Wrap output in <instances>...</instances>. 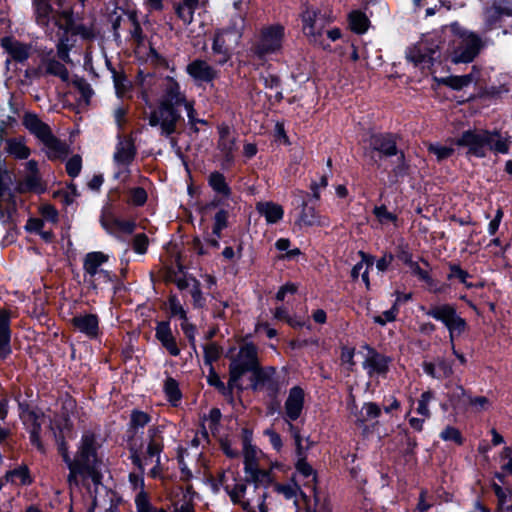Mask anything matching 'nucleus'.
<instances>
[{"instance_id": "f257e3e1", "label": "nucleus", "mask_w": 512, "mask_h": 512, "mask_svg": "<svg viewBox=\"0 0 512 512\" xmlns=\"http://www.w3.org/2000/svg\"><path fill=\"white\" fill-rule=\"evenodd\" d=\"M98 448L96 436L90 431L83 434L74 459L70 458L65 439L60 442L58 451L69 468L67 481L70 486L77 485L78 476L91 478L95 483L100 481L101 460L98 457Z\"/></svg>"}, {"instance_id": "f03ea898", "label": "nucleus", "mask_w": 512, "mask_h": 512, "mask_svg": "<svg viewBox=\"0 0 512 512\" xmlns=\"http://www.w3.org/2000/svg\"><path fill=\"white\" fill-rule=\"evenodd\" d=\"M24 423L29 430L32 445L41 453L46 452L49 439H53L59 448L60 442L72 432V423L65 414L51 419L43 413L29 411L24 416Z\"/></svg>"}, {"instance_id": "7ed1b4c3", "label": "nucleus", "mask_w": 512, "mask_h": 512, "mask_svg": "<svg viewBox=\"0 0 512 512\" xmlns=\"http://www.w3.org/2000/svg\"><path fill=\"white\" fill-rule=\"evenodd\" d=\"M302 31L308 41L323 48L328 47L327 39L334 42L341 37L339 28L327 29L330 18L317 8L306 6L301 13Z\"/></svg>"}, {"instance_id": "20e7f679", "label": "nucleus", "mask_w": 512, "mask_h": 512, "mask_svg": "<svg viewBox=\"0 0 512 512\" xmlns=\"http://www.w3.org/2000/svg\"><path fill=\"white\" fill-rule=\"evenodd\" d=\"M451 30L453 37L444 52V57L456 64L473 61L482 48L481 39L474 33L460 31L456 25H452Z\"/></svg>"}, {"instance_id": "39448f33", "label": "nucleus", "mask_w": 512, "mask_h": 512, "mask_svg": "<svg viewBox=\"0 0 512 512\" xmlns=\"http://www.w3.org/2000/svg\"><path fill=\"white\" fill-rule=\"evenodd\" d=\"M285 38V27L274 23L261 27L255 34L251 51L259 58L281 51Z\"/></svg>"}, {"instance_id": "423d86ee", "label": "nucleus", "mask_w": 512, "mask_h": 512, "mask_svg": "<svg viewBox=\"0 0 512 512\" xmlns=\"http://www.w3.org/2000/svg\"><path fill=\"white\" fill-rule=\"evenodd\" d=\"M258 367L257 348L252 343H245L241 346L238 354L232 358L229 366L230 378L228 390L231 391L241 376L250 370Z\"/></svg>"}, {"instance_id": "0eeeda50", "label": "nucleus", "mask_w": 512, "mask_h": 512, "mask_svg": "<svg viewBox=\"0 0 512 512\" xmlns=\"http://www.w3.org/2000/svg\"><path fill=\"white\" fill-rule=\"evenodd\" d=\"M427 315L441 321L449 330L450 343L453 345L455 336L465 332L467 328L466 321L460 317L453 305L440 304L432 305L427 310Z\"/></svg>"}, {"instance_id": "6e6552de", "label": "nucleus", "mask_w": 512, "mask_h": 512, "mask_svg": "<svg viewBox=\"0 0 512 512\" xmlns=\"http://www.w3.org/2000/svg\"><path fill=\"white\" fill-rule=\"evenodd\" d=\"M149 125L160 129L162 135L168 137L177 131L181 115L174 107L158 103L148 115Z\"/></svg>"}, {"instance_id": "1a4fd4ad", "label": "nucleus", "mask_w": 512, "mask_h": 512, "mask_svg": "<svg viewBox=\"0 0 512 512\" xmlns=\"http://www.w3.org/2000/svg\"><path fill=\"white\" fill-rule=\"evenodd\" d=\"M493 141V134L487 130H468L454 140L455 145L467 147L468 154L476 157L486 155V147Z\"/></svg>"}, {"instance_id": "9d476101", "label": "nucleus", "mask_w": 512, "mask_h": 512, "mask_svg": "<svg viewBox=\"0 0 512 512\" xmlns=\"http://www.w3.org/2000/svg\"><path fill=\"white\" fill-rule=\"evenodd\" d=\"M159 88L158 103L160 104L177 109L188 101L185 93L181 90L180 84L173 77L167 76L161 79Z\"/></svg>"}, {"instance_id": "9b49d317", "label": "nucleus", "mask_w": 512, "mask_h": 512, "mask_svg": "<svg viewBox=\"0 0 512 512\" xmlns=\"http://www.w3.org/2000/svg\"><path fill=\"white\" fill-rule=\"evenodd\" d=\"M186 72L194 81L209 83L219 77V72L207 61L195 59L186 66Z\"/></svg>"}, {"instance_id": "f8f14e48", "label": "nucleus", "mask_w": 512, "mask_h": 512, "mask_svg": "<svg viewBox=\"0 0 512 512\" xmlns=\"http://www.w3.org/2000/svg\"><path fill=\"white\" fill-rule=\"evenodd\" d=\"M219 482L229 494L231 500L235 504L241 505L244 510H250L252 499L245 497L246 485L243 483L230 484L228 482L227 472H222L219 475Z\"/></svg>"}, {"instance_id": "ddd939ff", "label": "nucleus", "mask_w": 512, "mask_h": 512, "mask_svg": "<svg viewBox=\"0 0 512 512\" xmlns=\"http://www.w3.org/2000/svg\"><path fill=\"white\" fill-rule=\"evenodd\" d=\"M305 400L304 390L299 386H294L289 390L288 397L285 401V414L291 420H297L303 410Z\"/></svg>"}, {"instance_id": "4468645a", "label": "nucleus", "mask_w": 512, "mask_h": 512, "mask_svg": "<svg viewBox=\"0 0 512 512\" xmlns=\"http://www.w3.org/2000/svg\"><path fill=\"white\" fill-rule=\"evenodd\" d=\"M219 130L218 150L227 162H231L237 150L236 136L227 125H221Z\"/></svg>"}, {"instance_id": "2eb2a0df", "label": "nucleus", "mask_w": 512, "mask_h": 512, "mask_svg": "<svg viewBox=\"0 0 512 512\" xmlns=\"http://www.w3.org/2000/svg\"><path fill=\"white\" fill-rule=\"evenodd\" d=\"M10 339V312L0 309V360H5L12 352Z\"/></svg>"}, {"instance_id": "dca6fc26", "label": "nucleus", "mask_w": 512, "mask_h": 512, "mask_svg": "<svg viewBox=\"0 0 512 512\" xmlns=\"http://www.w3.org/2000/svg\"><path fill=\"white\" fill-rule=\"evenodd\" d=\"M243 458L245 472L254 469L263 461V455L255 446L251 444V433L244 430L243 435Z\"/></svg>"}, {"instance_id": "f3484780", "label": "nucleus", "mask_w": 512, "mask_h": 512, "mask_svg": "<svg viewBox=\"0 0 512 512\" xmlns=\"http://www.w3.org/2000/svg\"><path fill=\"white\" fill-rule=\"evenodd\" d=\"M73 327L89 338H96L99 334V323L96 315L82 314L72 319Z\"/></svg>"}, {"instance_id": "a211bd4d", "label": "nucleus", "mask_w": 512, "mask_h": 512, "mask_svg": "<svg viewBox=\"0 0 512 512\" xmlns=\"http://www.w3.org/2000/svg\"><path fill=\"white\" fill-rule=\"evenodd\" d=\"M225 35L226 33L224 31H219L215 33L213 38L212 54L215 63L218 65H224L232 57V52L227 45Z\"/></svg>"}, {"instance_id": "6ab92c4d", "label": "nucleus", "mask_w": 512, "mask_h": 512, "mask_svg": "<svg viewBox=\"0 0 512 512\" xmlns=\"http://www.w3.org/2000/svg\"><path fill=\"white\" fill-rule=\"evenodd\" d=\"M22 122L25 128L28 129L30 133L37 137L41 142L52 133L48 124L44 123L34 113H25Z\"/></svg>"}, {"instance_id": "aec40b11", "label": "nucleus", "mask_w": 512, "mask_h": 512, "mask_svg": "<svg viewBox=\"0 0 512 512\" xmlns=\"http://www.w3.org/2000/svg\"><path fill=\"white\" fill-rule=\"evenodd\" d=\"M364 368L370 377L385 375L388 371V358L371 350L364 362Z\"/></svg>"}, {"instance_id": "412c9836", "label": "nucleus", "mask_w": 512, "mask_h": 512, "mask_svg": "<svg viewBox=\"0 0 512 512\" xmlns=\"http://www.w3.org/2000/svg\"><path fill=\"white\" fill-rule=\"evenodd\" d=\"M149 441L144 455V461L155 458L157 464L160 463V453L163 449V438L161 431L157 427L150 428L148 431Z\"/></svg>"}, {"instance_id": "4be33fe9", "label": "nucleus", "mask_w": 512, "mask_h": 512, "mask_svg": "<svg viewBox=\"0 0 512 512\" xmlns=\"http://www.w3.org/2000/svg\"><path fill=\"white\" fill-rule=\"evenodd\" d=\"M49 159H64L69 154V146L51 133L42 141Z\"/></svg>"}, {"instance_id": "5701e85b", "label": "nucleus", "mask_w": 512, "mask_h": 512, "mask_svg": "<svg viewBox=\"0 0 512 512\" xmlns=\"http://www.w3.org/2000/svg\"><path fill=\"white\" fill-rule=\"evenodd\" d=\"M156 338L172 356H178L180 349L167 322H161L156 327Z\"/></svg>"}, {"instance_id": "b1692460", "label": "nucleus", "mask_w": 512, "mask_h": 512, "mask_svg": "<svg viewBox=\"0 0 512 512\" xmlns=\"http://www.w3.org/2000/svg\"><path fill=\"white\" fill-rule=\"evenodd\" d=\"M503 16H512V6L500 5L494 3L486 8L484 17L488 29H492Z\"/></svg>"}, {"instance_id": "393cba45", "label": "nucleus", "mask_w": 512, "mask_h": 512, "mask_svg": "<svg viewBox=\"0 0 512 512\" xmlns=\"http://www.w3.org/2000/svg\"><path fill=\"white\" fill-rule=\"evenodd\" d=\"M256 209L271 224L280 221L284 214L282 206L273 202H259Z\"/></svg>"}, {"instance_id": "a878e982", "label": "nucleus", "mask_w": 512, "mask_h": 512, "mask_svg": "<svg viewBox=\"0 0 512 512\" xmlns=\"http://www.w3.org/2000/svg\"><path fill=\"white\" fill-rule=\"evenodd\" d=\"M2 46L15 61H25L30 56V46L11 39H3Z\"/></svg>"}, {"instance_id": "bb28decb", "label": "nucleus", "mask_w": 512, "mask_h": 512, "mask_svg": "<svg viewBox=\"0 0 512 512\" xmlns=\"http://www.w3.org/2000/svg\"><path fill=\"white\" fill-rule=\"evenodd\" d=\"M358 255L361 257V261L353 267V269L351 271V277L353 280L358 279L361 270H363L362 279H363L366 287L369 288L370 280H369V276H368V270L374 263V257L363 252V251H359Z\"/></svg>"}, {"instance_id": "cd10ccee", "label": "nucleus", "mask_w": 512, "mask_h": 512, "mask_svg": "<svg viewBox=\"0 0 512 512\" xmlns=\"http://www.w3.org/2000/svg\"><path fill=\"white\" fill-rule=\"evenodd\" d=\"M373 149L384 156L397 155L398 149L396 141L391 135H379L373 138Z\"/></svg>"}, {"instance_id": "c85d7f7f", "label": "nucleus", "mask_w": 512, "mask_h": 512, "mask_svg": "<svg viewBox=\"0 0 512 512\" xmlns=\"http://www.w3.org/2000/svg\"><path fill=\"white\" fill-rule=\"evenodd\" d=\"M107 261V256L102 252H92L86 255L84 260V270L91 277L100 273V267Z\"/></svg>"}, {"instance_id": "c756f323", "label": "nucleus", "mask_w": 512, "mask_h": 512, "mask_svg": "<svg viewBox=\"0 0 512 512\" xmlns=\"http://www.w3.org/2000/svg\"><path fill=\"white\" fill-rule=\"evenodd\" d=\"M421 262L426 268H422L418 262H414L409 267L411 273L417 276L419 280L425 282L430 290L436 292V283L430 275V265L426 260L422 259Z\"/></svg>"}, {"instance_id": "7c9ffc66", "label": "nucleus", "mask_w": 512, "mask_h": 512, "mask_svg": "<svg viewBox=\"0 0 512 512\" xmlns=\"http://www.w3.org/2000/svg\"><path fill=\"white\" fill-rule=\"evenodd\" d=\"M42 67H44L46 74L57 76L64 82L68 81L69 79V72L66 67L61 62L53 58L43 59Z\"/></svg>"}, {"instance_id": "2f4dec72", "label": "nucleus", "mask_w": 512, "mask_h": 512, "mask_svg": "<svg viewBox=\"0 0 512 512\" xmlns=\"http://www.w3.org/2000/svg\"><path fill=\"white\" fill-rule=\"evenodd\" d=\"M427 49V44L423 43L422 40H420L412 48H410L407 54L408 60L414 63L415 65L433 61V59L430 58V54H428Z\"/></svg>"}, {"instance_id": "473e14b6", "label": "nucleus", "mask_w": 512, "mask_h": 512, "mask_svg": "<svg viewBox=\"0 0 512 512\" xmlns=\"http://www.w3.org/2000/svg\"><path fill=\"white\" fill-rule=\"evenodd\" d=\"M300 222L306 226H325L328 224L327 218L322 217L313 207H304Z\"/></svg>"}, {"instance_id": "72a5a7b5", "label": "nucleus", "mask_w": 512, "mask_h": 512, "mask_svg": "<svg viewBox=\"0 0 512 512\" xmlns=\"http://www.w3.org/2000/svg\"><path fill=\"white\" fill-rule=\"evenodd\" d=\"M475 80H476V76L474 75L473 72H471L469 74L462 75V76H449V77L442 78L440 80V83L445 86H448L454 90H461L464 87H467L468 85H470Z\"/></svg>"}, {"instance_id": "f704fd0d", "label": "nucleus", "mask_w": 512, "mask_h": 512, "mask_svg": "<svg viewBox=\"0 0 512 512\" xmlns=\"http://www.w3.org/2000/svg\"><path fill=\"white\" fill-rule=\"evenodd\" d=\"M135 157V148L130 141L120 142L117 152L115 154V160L122 165H128L133 161Z\"/></svg>"}, {"instance_id": "c9c22d12", "label": "nucleus", "mask_w": 512, "mask_h": 512, "mask_svg": "<svg viewBox=\"0 0 512 512\" xmlns=\"http://www.w3.org/2000/svg\"><path fill=\"white\" fill-rule=\"evenodd\" d=\"M246 474L256 483L255 488H257V484L268 485L272 482L271 468L265 467L262 463L254 469L246 471Z\"/></svg>"}, {"instance_id": "e433bc0d", "label": "nucleus", "mask_w": 512, "mask_h": 512, "mask_svg": "<svg viewBox=\"0 0 512 512\" xmlns=\"http://www.w3.org/2000/svg\"><path fill=\"white\" fill-rule=\"evenodd\" d=\"M421 40L423 43L427 44V52L430 54V58L435 60L441 56L440 51L442 49L443 41L440 35L436 33L427 34Z\"/></svg>"}, {"instance_id": "4c0bfd02", "label": "nucleus", "mask_w": 512, "mask_h": 512, "mask_svg": "<svg viewBox=\"0 0 512 512\" xmlns=\"http://www.w3.org/2000/svg\"><path fill=\"white\" fill-rule=\"evenodd\" d=\"M455 145L454 140L451 141L450 145H442L439 143H429L427 145V150L430 154L436 157L437 161H443L451 157L454 153Z\"/></svg>"}, {"instance_id": "58836bf2", "label": "nucleus", "mask_w": 512, "mask_h": 512, "mask_svg": "<svg viewBox=\"0 0 512 512\" xmlns=\"http://www.w3.org/2000/svg\"><path fill=\"white\" fill-rule=\"evenodd\" d=\"M6 151L18 159H26L30 155V149L19 139H8Z\"/></svg>"}, {"instance_id": "ea45409f", "label": "nucleus", "mask_w": 512, "mask_h": 512, "mask_svg": "<svg viewBox=\"0 0 512 512\" xmlns=\"http://www.w3.org/2000/svg\"><path fill=\"white\" fill-rule=\"evenodd\" d=\"M209 184L216 193L225 198L229 197L231 191L223 174L219 172L211 173L209 176Z\"/></svg>"}, {"instance_id": "a19ab883", "label": "nucleus", "mask_w": 512, "mask_h": 512, "mask_svg": "<svg viewBox=\"0 0 512 512\" xmlns=\"http://www.w3.org/2000/svg\"><path fill=\"white\" fill-rule=\"evenodd\" d=\"M493 490L498 498L500 510H512V489H503L500 485L494 483Z\"/></svg>"}, {"instance_id": "79ce46f5", "label": "nucleus", "mask_w": 512, "mask_h": 512, "mask_svg": "<svg viewBox=\"0 0 512 512\" xmlns=\"http://www.w3.org/2000/svg\"><path fill=\"white\" fill-rule=\"evenodd\" d=\"M297 472L306 479L305 485L313 486L316 481V475L309 463L306 462L304 455L298 456L296 463Z\"/></svg>"}, {"instance_id": "37998d69", "label": "nucleus", "mask_w": 512, "mask_h": 512, "mask_svg": "<svg viewBox=\"0 0 512 512\" xmlns=\"http://www.w3.org/2000/svg\"><path fill=\"white\" fill-rule=\"evenodd\" d=\"M173 8L177 18L183 22L184 25H190L194 18V12L196 8L187 4L176 2L173 4Z\"/></svg>"}, {"instance_id": "c03bdc74", "label": "nucleus", "mask_w": 512, "mask_h": 512, "mask_svg": "<svg viewBox=\"0 0 512 512\" xmlns=\"http://www.w3.org/2000/svg\"><path fill=\"white\" fill-rule=\"evenodd\" d=\"M349 25L352 31L362 34L367 30L368 18L360 11H353L349 14Z\"/></svg>"}, {"instance_id": "a18cd8bd", "label": "nucleus", "mask_w": 512, "mask_h": 512, "mask_svg": "<svg viewBox=\"0 0 512 512\" xmlns=\"http://www.w3.org/2000/svg\"><path fill=\"white\" fill-rule=\"evenodd\" d=\"M36 19L43 26H47L50 20L52 7L46 1L35 0Z\"/></svg>"}, {"instance_id": "49530a36", "label": "nucleus", "mask_w": 512, "mask_h": 512, "mask_svg": "<svg viewBox=\"0 0 512 512\" xmlns=\"http://www.w3.org/2000/svg\"><path fill=\"white\" fill-rule=\"evenodd\" d=\"M493 134V141L489 146L495 152L506 154L509 151L510 141L507 137H502L498 131L491 132Z\"/></svg>"}, {"instance_id": "de8ad7c7", "label": "nucleus", "mask_w": 512, "mask_h": 512, "mask_svg": "<svg viewBox=\"0 0 512 512\" xmlns=\"http://www.w3.org/2000/svg\"><path fill=\"white\" fill-rule=\"evenodd\" d=\"M8 480L17 485H25L31 482L27 468H18L7 474Z\"/></svg>"}, {"instance_id": "09e8293b", "label": "nucleus", "mask_w": 512, "mask_h": 512, "mask_svg": "<svg viewBox=\"0 0 512 512\" xmlns=\"http://www.w3.org/2000/svg\"><path fill=\"white\" fill-rule=\"evenodd\" d=\"M55 25L65 32L73 31V18L69 11H63L55 17Z\"/></svg>"}, {"instance_id": "8fccbe9b", "label": "nucleus", "mask_w": 512, "mask_h": 512, "mask_svg": "<svg viewBox=\"0 0 512 512\" xmlns=\"http://www.w3.org/2000/svg\"><path fill=\"white\" fill-rule=\"evenodd\" d=\"M164 390L170 401H177L181 397L178 383L173 378H167L164 384Z\"/></svg>"}, {"instance_id": "3c124183", "label": "nucleus", "mask_w": 512, "mask_h": 512, "mask_svg": "<svg viewBox=\"0 0 512 512\" xmlns=\"http://www.w3.org/2000/svg\"><path fill=\"white\" fill-rule=\"evenodd\" d=\"M374 215L377 217L378 221L382 224H386L389 222H396L397 216L391 212H389L386 206H377L373 210Z\"/></svg>"}, {"instance_id": "603ef678", "label": "nucleus", "mask_w": 512, "mask_h": 512, "mask_svg": "<svg viewBox=\"0 0 512 512\" xmlns=\"http://www.w3.org/2000/svg\"><path fill=\"white\" fill-rule=\"evenodd\" d=\"M220 354L221 350L215 343H210L206 345L204 348L205 363L211 367L212 363L220 357Z\"/></svg>"}, {"instance_id": "864d4df0", "label": "nucleus", "mask_w": 512, "mask_h": 512, "mask_svg": "<svg viewBox=\"0 0 512 512\" xmlns=\"http://www.w3.org/2000/svg\"><path fill=\"white\" fill-rule=\"evenodd\" d=\"M449 269L450 273L448 274V279L456 278L467 287H471V284L467 282V279L470 277L467 271L455 264L450 265Z\"/></svg>"}, {"instance_id": "5fc2aeb1", "label": "nucleus", "mask_w": 512, "mask_h": 512, "mask_svg": "<svg viewBox=\"0 0 512 512\" xmlns=\"http://www.w3.org/2000/svg\"><path fill=\"white\" fill-rule=\"evenodd\" d=\"M433 398V393L430 391H426L422 393L419 401H418V407L417 412L422 415L424 418H428L430 416V411L428 408L429 402Z\"/></svg>"}, {"instance_id": "6e6d98bb", "label": "nucleus", "mask_w": 512, "mask_h": 512, "mask_svg": "<svg viewBox=\"0 0 512 512\" xmlns=\"http://www.w3.org/2000/svg\"><path fill=\"white\" fill-rule=\"evenodd\" d=\"M147 201V193L141 187L132 188L129 191V202L141 206Z\"/></svg>"}, {"instance_id": "4d7b16f0", "label": "nucleus", "mask_w": 512, "mask_h": 512, "mask_svg": "<svg viewBox=\"0 0 512 512\" xmlns=\"http://www.w3.org/2000/svg\"><path fill=\"white\" fill-rule=\"evenodd\" d=\"M82 168V159L79 155L72 156L66 163V171L69 176L76 177Z\"/></svg>"}, {"instance_id": "13d9d810", "label": "nucleus", "mask_w": 512, "mask_h": 512, "mask_svg": "<svg viewBox=\"0 0 512 512\" xmlns=\"http://www.w3.org/2000/svg\"><path fill=\"white\" fill-rule=\"evenodd\" d=\"M149 239L144 233H140L134 236L132 241V247L135 252L144 254L147 251Z\"/></svg>"}, {"instance_id": "bf43d9fd", "label": "nucleus", "mask_w": 512, "mask_h": 512, "mask_svg": "<svg viewBox=\"0 0 512 512\" xmlns=\"http://www.w3.org/2000/svg\"><path fill=\"white\" fill-rule=\"evenodd\" d=\"M207 381L211 386H214L222 394L225 395L227 393V388H226L225 384L221 381L220 377L215 372V370L212 366L210 367L209 374L207 376Z\"/></svg>"}, {"instance_id": "052dcab7", "label": "nucleus", "mask_w": 512, "mask_h": 512, "mask_svg": "<svg viewBox=\"0 0 512 512\" xmlns=\"http://www.w3.org/2000/svg\"><path fill=\"white\" fill-rule=\"evenodd\" d=\"M214 220L213 233L219 237L221 230L227 225V212L224 210L217 212Z\"/></svg>"}, {"instance_id": "680f3d73", "label": "nucleus", "mask_w": 512, "mask_h": 512, "mask_svg": "<svg viewBox=\"0 0 512 512\" xmlns=\"http://www.w3.org/2000/svg\"><path fill=\"white\" fill-rule=\"evenodd\" d=\"M150 421L147 413L142 411H133L131 415V425L135 428L144 427Z\"/></svg>"}, {"instance_id": "e2e57ef3", "label": "nucleus", "mask_w": 512, "mask_h": 512, "mask_svg": "<svg viewBox=\"0 0 512 512\" xmlns=\"http://www.w3.org/2000/svg\"><path fill=\"white\" fill-rule=\"evenodd\" d=\"M277 491L283 494L287 499H291L296 497L300 492V488L297 483L289 484V485H278Z\"/></svg>"}, {"instance_id": "0e129e2a", "label": "nucleus", "mask_w": 512, "mask_h": 512, "mask_svg": "<svg viewBox=\"0 0 512 512\" xmlns=\"http://www.w3.org/2000/svg\"><path fill=\"white\" fill-rule=\"evenodd\" d=\"M429 493L426 489H422L419 494L418 503L416 505V510L419 512H426L432 507V503L428 500Z\"/></svg>"}, {"instance_id": "69168bd1", "label": "nucleus", "mask_w": 512, "mask_h": 512, "mask_svg": "<svg viewBox=\"0 0 512 512\" xmlns=\"http://www.w3.org/2000/svg\"><path fill=\"white\" fill-rule=\"evenodd\" d=\"M169 309H170V313L173 316H178L182 320H185L187 318L185 310L183 309L182 305L179 303V301L175 297H170Z\"/></svg>"}, {"instance_id": "338daca9", "label": "nucleus", "mask_w": 512, "mask_h": 512, "mask_svg": "<svg viewBox=\"0 0 512 512\" xmlns=\"http://www.w3.org/2000/svg\"><path fill=\"white\" fill-rule=\"evenodd\" d=\"M442 439L446 441H454L456 443H461V434L460 431L454 427L448 426L441 433Z\"/></svg>"}, {"instance_id": "774afa93", "label": "nucleus", "mask_w": 512, "mask_h": 512, "mask_svg": "<svg viewBox=\"0 0 512 512\" xmlns=\"http://www.w3.org/2000/svg\"><path fill=\"white\" fill-rule=\"evenodd\" d=\"M350 412L353 415L356 423L363 424L368 421V417L366 416L365 409H363V407L359 409L358 406L353 403L350 406Z\"/></svg>"}]
</instances>
